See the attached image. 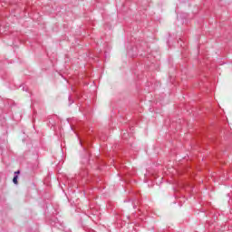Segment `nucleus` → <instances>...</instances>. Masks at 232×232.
Instances as JSON below:
<instances>
[{
  "mask_svg": "<svg viewBox=\"0 0 232 232\" xmlns=\"http://www.w3.org/2000/svg\"><path fill=\"white\" fill-rule=\"evenodd\" d=\"M129 137H131V134H130V132H128V130H124L121 133V138H122L123 140H128Z\"/></svg>",
  "mask_w": 232,
  "mask_h": 232,
  "instance_id": "f257e3e1",
  "label": "nucleus"
},
{
  "mask_svg": "<svg viewBox=\"0 0 232 232\" xmlns=\"http://www.w3.org/2000/svg\"><path fill=\"white\" fill-rule=\"evenodd\" d=\"M68 100H69V106H72V104H73V100L72 99V95L71 94H69Z\"/></svg>",
  "mask_w": 232,
  "mask_h": 232,
  "instance_id": "f03ea898",
  "label": "nucleus"
},
{
  "mask_svg": "<svg viewBox=\"0 0 232 232\" xmlns=\"http://www.w3.org/2000/svg\"><path fill=\"white\" fill-rule=\"evenodd\" d=\"M18 179H19V176L14 175V178H13V182H14V184H17Z\"/></svg>",
  "mask_w": 232,
  "mask_h": 232,
  "instance_id": "7ed1b4c3",
  "label": "nucleus"
},
{
  "mask_svg": "<svg viewBox=\"0 0 232 232\" xmlns=\"http://www.w3.org/2000/svg\"><path fill=\"white\" fill-rule=\"evenodd\" d=\"M19 173H21V171L17 170V171L14 172V175H17V177H19Z\"/></svg>",
  "mask_w": 232,
  "mask_h": 232,
  "instance_id": "20e7f679",
  "label": "nucleus"
},
{
  "mask_svg": "<svg viewBox=\"0 0 232 232\" xmlns=\"http://www.w3.org/2000/svg\"><path fill=\"white\" fill-rule=\"evenodd\" d=\"M3 25H0V34H3Z\"/></svg>",
  "mask_w": 232,
  "mask_h": 232,
  "instance_id": "39448f33",
  "label": "nucleus"
},
{
  "mask_svg": "<svg viewBox=\"0 0 232 232\" xmlns=\"http://www.w3.org/2000/svg\"><path fill=\"white\" fill-rule=\"evenodd\" d=\"M24 92H28V89H24V87L23 88Z\"/></svg>",
  "mask_w": 232,
  "mask_h": 232,
  "instance_id": "423d86ee",
  "label": "nucleus"
},
{
  "mask_svg": "<svg viewBox=\"0 0 232 232\" xmlns=\"http://www.w3.org/2000/svg\"><path fill=\"white\" fill-rule=\"evenodd\" d=\"M133 208H134V209H135V208H137V206L134 205Z\"/></svg>",
  "mask_w": 232,
  "mask_h": 232,
  "instance_id": "0eeeda50",
  "label": "nucleus"
}]
</instances>
